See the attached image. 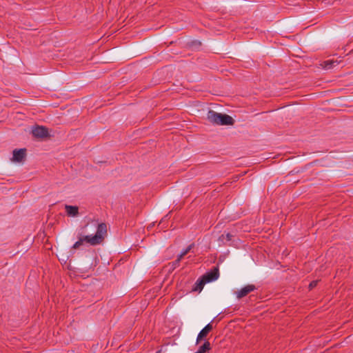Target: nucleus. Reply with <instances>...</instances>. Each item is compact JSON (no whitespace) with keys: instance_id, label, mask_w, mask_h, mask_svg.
Segmentation results:
<instances>
[{"instance_id":"nucleus-1","label":"nucleus","mask_w":353,"mask_h":353,"mask_svg":"<svg viewBox=\"0 0 353 353\" xmlns=\"http://www.w3.org/2000/svg\"><path fill=\"white\" fill-rule=\"evenodd\" d=\"M94 227L97 229L94 235H85L80 237L79 240L73 245V248H79L83 242L91 245H97L102 243L107 234V225L104 223L99 224L94 223Z\"/></svg>"},{"instance_id":"nucleus-2","label":"nucleus","mask_w":353,"mask_h":353,"mask_svg":"<svg viewBox=\"0 0 353 353\" xmlns=\"http://www.w3.org/2000/svg\"><path fill=\"white\" fill-rule=\"evenodd\" d=\"M208 120L216 125H232L234 119L230 115L216 112L214 110H209L207 114Z\"/></svg>"},{"instance_id":"nucleus-3","label":"nucleus","mask_w":353,"mask_h":353,"mask_svg":"<svg viewBox=\"0 0 353 353\" xmlns=\"http://www.w3.org/2000/svg\"><path fill=\"white\" fill-rule=\"evenodd\" d=\"M32 135L39 139H44L49 136L48 128L43 126H35L32 129Z\"/></svg>"},{"instance_id":"nucleus-4","label":"nucleus","mask_w":353,"mask_h":353,"mask_svg":"<svg viewBox=\"0 0 353 353\" xmlns=\"http://www.w3.org/2000/svg\"><path fill=\"white\" fill-rule=\"evenodd\" d=\"M256 290V287L254 285L249 284L242 288L241 290L235 292V294L238 299H240L245 296H247L249 293L254 291Z\"/></svg>"},{"instance_id":"nucleus-5","label":"nucleus","mask_w":353,"mask_h":353,"mask_svg":"<svg viewBox=\"0 0 353 353\" xmlns=\"http://www.w3.org/2000/svg\"><path fill=\"white\" fill-rule=\"evenodd\" d=\"M26 150L25 148H21L19 150H14L13 151V156L12 158V161L21 163L23 161L26 157Z\"/></svg>"},{"instance_id":"nucleus-6","label":"nucleus","mask_w":353,"mask_h":353,"mask_svg":"<svg viewBox=\"0 0 353 353\" xmlns=\"http://www.w3.org/2000/svg\"><path fill=\"white\" fill-rule=\"evenodd\" d=\"M219 268H214L210 272H207L205 274H204L202 277L207 283H209L216 281L219 278Z\"/></svg>"},{"instance_id":"nucleus-7","label":"nucleus","mask_w":353,"mask_h":353,"mask_svg":"<svg viewBox=\"0 0 353 353\" xmlns=\"http://www.w3.org/2000/svg\"><path fill=\"white\" fill-rule=\"evenodd\" d=\"M213 329L212 325L211 323H208L207 325L203 328L201 332L199 333L196 338V343H199L200 341L203 340L204 338L207 336L210 332H211Z\"/></svg>"},{"instance_id":"nucleus-8","label":"nucleus","mask_w":353,"mask_h":353,"mask_svg":"<svg viewBox=\"0 0 353 353\" xmlns=\"http://www.w3.org/2000/svg\"><path fill=\"white\" fill-rule=\"evenodd\" d=\"M65 209L67 214L69 216L75 217V216H77L79 214V208L77 206L65 205Z\"/></svg>"},{"instance_id":"nucleus-9","label":"nucleus","mask_w":353,"mask_h":353,"mask_svg":"<svg viewBox=\"0 0 353 353\" xmlns=\"http://www.w3.org/2000/svg\"><path fill=\"white\" fill-rule=\"evenodd\" d=\"M205 283H207V282L202 277L201 279L197 280V281L195 283L194 286L192 288V290L200 292L203 290V286Z\"/></svg>"},{"instance_id":"nucleus-10","label":"nucleus","mask_w":353,"mask_h":353,"mask_svg":"<svg viewBox=\"0 0 353 353\" xmlns=\"http://www.w3.org/2000/svg\"><path fill=\"white\" fill-rule=\"evenodd\" d=\"M211 349V345L209 341H205L195 353H205Z\"/></svg>"},{"instance_id":"nucleus-11","label":"nucleus","mask_w":353,"mask_h":353,"mask_svg":"<svg viewBox=\"0 0 353 353\" xmlns=\"http://www.w3.org/2000/svg\"><path fill=\"white\" fill-rule=\"evenodd\" d=\"M336 61H326L323 63V68L329 70L332 68L335 65Z\"/></svg>"},{"instance_id":"nucleus-12","label":"nucleus","mask_w":353,"mask_h":353,"mask_svg":"<svg viewBox=\"0 0 353 353\" xmlns=\"http://www.w3.org/2000/svg\"><path fill=\"white\" fill-rule=\"evenodd\" d=\"M194 247V244L190 245L185 250H184L179 256L182 258L185 256Z\"/></svg>"},{"instance_id":"nucleus-13","label":"nucleus","mask_w":353,"mask_h":353,"mask_svg":"<svg viewBox=\"0 0 353 353\" xmlns=\"http://www.w3.org/2000/svg\"><path fill=\"white\" fill-rule=\"evenodd\" d=\"M181 259H182V258H180V256H178L177 259L171 263V268L172 270H174L175 268H176L179 265V263H180V261Z\"/></svg>"},{"instance_id":"nucleus-14","label":"nucleus","mask_w":353,"mask_h":353,"mask_svg":"<svg viewBox=\"0 0 353 353\" xmlns=\"http://www.w3.org/2000/svg\"><path fill=\"white\" fill-rule=\"evenodd\" d=\"M317 281H312L309 285L310 289H312L313 288H314L317 285Z\"/></svg>"},{"instance_id":"nucleus-15","label":"nucleus","mask_w":353,"mask_h":353,"mask_svg":"<svg viewBox=\"0 0 353 353\" xmlns=\"http://www.w3.org/2000/svg\"><path fill=\"white\" fill-rule=\"evenodd\" d=\"M225 239H227V241H230L232 239V235L230 233H228L225 235Z\"/></svg>"}]
</instances>
